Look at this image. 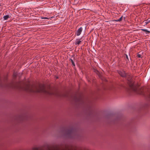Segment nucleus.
I'll return each instance as SVG.
<instances>
[{
	"label": "nucleus",
	"mask_w": 150,
	"mask_h": 150,
	"mask_svg": "<svg viewBox=\"0 0 150 150\" xmlns=\"http://www.w3.org/2000/svg\"><path fill=\"white\" fill-rule=\"evenodd\" d=\"M81 41L80 40V39H77L75 42V45H79Z\"/></svg>",
	"instance_id": "0eeeda50"
},
{
	"label": "nucleus",
	"mask_w": 150,
	"mask_h": 150,
	"mask_svg": "<svg viewBox=\"0 0 150 150\" xmlns=\"http://www.w3.org/2000/svg\"><path fill=\"white\" fill-rule=\"evenodd\" d=\"M21 87L24 91L28 92L43 93L47 95H54L58 97H64L68 99L70 97V100H72L76 104L82 106H85L86 105L85 101L81 96H78L76 94L74 95H70L68 92L62 93L57 91H53L51 90L47 91L46 89L45 85L43 84L39 85L38 87L28 83L25 84L23 87Z\"/></svg>",
	"instance_id": "f257e3e1"
},
{
	"label": "nucleus",
	"mask_w": 150,
	"mask_h": 150,
	"mask_svg": "<svg viewBox=\"0 0 150 150\" xmlns=\"http://www.w3.org/2000/svg\"><path fill=\"white\" fill-rule=\"evenodd\" d=\"M64 131L66 135L70 138H74L77 133L75 129L70 127L65 128Z\"/></svg>",
	"instance_id": "f03ea898"
},
{
	"label": "nucleus",
	"mask_w": 150,
	"mask_h": 150,
	"mask_svg": "<svg viewBox=\"0 0 150 150\" xmlns=\"http://www.w3.org/2000/svg\"><path fill=\"white\" fill-rule=\"evenodd\" d=\"M41 18L42 19H48V18H47L45 17H42Z\"/></svg>",
	"instance_id": "dca6fc26"
},
{
	"label": "nucleus",
	"mask_w": 150,
	"mask_h": 150,
	"mask_svg": "<svg viewBox=\"0 0 150 150\" xmlns=\"http://www.w3.org/2000/svg\"><path fill=\"white\" fill-rule=\"evenodd\" d=\"M9 18V16L8 15H6L4 16V20H6L7 19Z\"/></svg>",
	"instance_id": "9d476101"
},
{
	"label": "nucleus",
	"mask_w": 150,
	"mask_h": 150,
	"mask_svg": "<svg viewBox=\"0 0 150 150\" xmlns=\"http://www.w3.org/2000/svg\"><path fill=\"white\" fill-rule=\"evenodd\" d=\"M150 22V20H149L148 19L146 21V22H145V23H146V24H147L149 23Z\"/></svg>",
	"instance_id": "f8f14e48"
},
{
	"label": "nucleus",
	"mask_w": 150,
	"mask_h": 150,
	"mask_svg": "<svg viewBox=\"0 0 150 150\" xmlns=\"http://www.w3.org/2000/svg\"><path fill=\"white\" fill-rule=\"evenodd\" d=\"M70 60L71 61L72 65L74 66H75V63H74L73 60L72 59H70Z\"/></svg>",
	"instance_id": "9b49d317"
},
{
	"label": "nucleus",
	"mask_w": 150,
	"mask_h": 150,
	"mask_svg": "<svg viewBox=\"0 0 150 150\" xmlns=\"http://www.w3.org/2000/svg\"><path fill=\"white\" fill-rule=\"evenodd\" d=\"M125 77L127 79V83L130 87L132 88L133 87L134 82L132 79V76L126 74V76Z\"/></svg>",
	"instance_id": "7ed1b4c3"
},
{
	"label": "nucleus",
	"mask_w": 150,
	"mask_h": 150,
	"mask_svg": "<svg viewBox=\"0 0 150 150\" xmlns=\"http://www.w3.org/2000/svg\"><path fill=\"white\" fill-rule=\"evenodd\" d=\"M17 74L16 73L14 72L13 74V76L14 78H16V77Z\"/></svg>",
	"instance_id": "ddd939ff"
},
{
	"label": "nucleus",
	"mask_w": 150,
	"mask_h": 150,
	"mask_svg": "<svg viewBox=\"0 0 150 150\" xmlns=\"http://www.w3.org/2000/svg\"><path fill=\"white\" fill-rule=\"evenodd\" d=\"M93 71L95 72L98 76V77L103 80L102 73L100 72L97 69L94 68Z\"/></svg>",
	"instance_id": "20e7f679"
},
{
	"label": "nucleus",
	"mask_w": 150,
	"mask_h": 150,
	"mask_svg": "<svg viewBox=\"0 0 150 150\" xmlns=\"http://www.w3.org/2000/svg\"><path fill=\"white\" fill-rule=\"evenodd\" d=\"M141 30L143 31L146 32V33H150V31L146 29H142Z\"/></svg>",
	"instance_id": "1a4fd4ad"
},
{
	"label": "nucleus",
	"mask_w": 150,
	"mask_h": 150,
	"mask_svg": "<svg viewBox=\"0 0 150 150\" xmlns=\"http://www.w3.org/2000/svg\"><path fill=\"white\" fill-rule=\"evenodd\" d=\"M114 88V87L113 86H112L110 87L109 89L110 90H113Z\"/></svg>",
	"instance_id": "4468645a"
},
{
	"label": "nucleus",
	"mask_w": 150,
	"mask_h": 150,
	"mask_svg": "<svg viewBox=\"0 0 150 150\" xmlns=\"http://www.w3.org/2000/svg\"><path fill=\"white\" fill-rule=\"evenodd\" d=\"M82 30L83 28L82 27L80 28L76 33V34L77 36L81 34Z\"/></svg>",
	"instance_id": "423d86ee"
},
{
	"label": "nucleus",
	"mask_w": 150,
	"mask_h": 150,
	"mask_svg": "<svg viewBox=\"0 0 150 150\" xmlns=\"http://www.w3.org/2000/svg\"><path fill=\"white\" fill-rule=\"evenodd\" d=\"M122 16H121L119 19L117 20H114L113 21L116 22H120L122 20Z\"/></svg>",
	"instance_id": "6e6552de"
},
{
	"label": "nucleus",
	"mask_w": 150,
	"mask_h": 150,
	"mask_svg": "<svg viewBox=\"0 0 150 150\" xmlns=\"http://www.w3.org/2000/svg\"><path fill=\"white\" fill-rule=\"evenodd\" d=\"M140 53V52H139L137 54V56L139 58H140V57H141V55L139 54V53Z\"/></svg>",
	"instance_id": "2eb2a0df"
},
{
	"label": "nucleus",
	"mask_w": 150,
	"mask_h": 150,
	"mask_svg": "<svg viewBox=\"0 0 150 150\" xmlns=\"http://www.w3.org/2000/svg\"><path fill=\"white\" fill-rule=\"evenodd\" d=\"M105 80H105V79H104V80H103L104 81H105Z\"/></svg>",
	"instance_id": "a211bd4d"
},
{
	"label": "nucleus",
	"mask_w": 150,
	"mask_h": 150,
	"mask_svg": "<svg viewBox=\"0 0 150 150\" xmlns=\"http://www.w3.org/2000/svg\"><path fill=\"white\" fill-rule=\"evenodd\" d=\"M126 57L127 59H128V60H129V59H128L127 55L126 54Z\"/></svg>",
	"instance_id": "f3484780"
},
{
	"label": "nucleus",
	"mask_w": 150,
	"mask_h": 150,
	"mask_svg": "<svg viewBox=\"0 0 150 150\" xmlns=\"http://www.w3.org/2000/svg\"><path fill=\"white\" fill-rule=\"evenodd\" d=\"M117 72L120 76L122 77H125L126 76V73L123 70H118Z\"/></svg>",
	"instance_id": "39448f33"
}]
</instances>
